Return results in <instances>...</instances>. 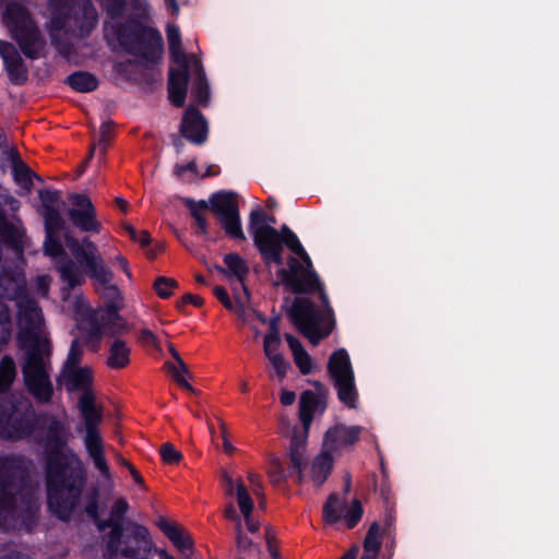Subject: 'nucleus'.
<instances>
[{"label": "nucleus", "mask_w": 559, "mask_h": 559, "mask_svg": "<svg viewBox=\"0 0 559 559\" xmlns=\"http://www.w3.org/2000/svg\"><path fill=\"white\" fill-rule=\"evenodd\" d=\"M46 450L48 507L60 520L69 521L84 484L82 462L59 438L50 440Z\"/></svg>", "instance_id": "obj_1"}, {"label": "nucleus", "mask_w": 559, "mask_h": 559, "mask_svg": "<svg viewBox=\"0 0 559 559\" xmlns=\"http://www.w3.org/2000/svg\"><path fill=\"white\" fill-rule=\"evenodd\" d=\"M38 509L36 489L28 483L26 462L0 459V525L27 523Z\"/></svg>", "instance_id": "obj_2"}, {"label": "nucleus", "mask_w": 559, "mask_h": 559, "mask_svg": "<svg viewBox=\"0 0 559 559\" xmlns=\"http://www.w3.org/2000/svg\"><path fill=\"white\" fill-rule=\"evenodd\" d=\"M123 52L140 60L146 67H155L164 53V38L154 25L151 7L124 19L107 21V28Z\"/></svg>", "instance_id": "obj_3"}, {"label": "nucleus", "mask_w": 559, "mask_h": 559, "mask_svg": "<svg viewBox=\"0 0 559 559\" xmlns=\"http://www.w3.org/2000/svg\"><path fill=\"white\" fill-rule=\"evenodd\" d=\"M183 205L194 219L197 236L206 237L209 235V223L203 212L210 210L229 239L247 240L242 230L240 211L235 192L217 191L212 193L207 201H195L191 198H185Z\"/></svg>", "instance_id": "obj_4"}, {"label": "nucleus", "mask_w": 559, "mask_h": 559, "mask_svg": "<svg viewBox=\"0 0 559 559\" xmlns=\"http://www.w3.org/2000/svg\"><path fill=\"white\" fill-rule=\"evenodd\" d=\"M63 383L69 392H79L78 407L85 423V444L96 466L105 471L103 460V440L98 431L102 421V411L95 406V396L90 390L91 373L88 369L67 367L63 371Z\"/></svg>", "instance_id": "obj_5"}, {"label": "nucleus", "mask_w": 559, "mask_h": 559, "mask_svg": "<svg viewBox=\"0 0 559 559\" xmlns=\"http://www.w3.org/2000/svg\"><path fill=\"white\" fill-rule=\"evenodd\" d=\"M155 548L148 528L138 522L107 534V559H153Z\"/></svg>", "instance_id": "obj_6"}, {"label": "nucleus", "mask_w": 559, "mask_h": 559, "mask_svg": "<svg viewBox=\"0 0 559 559\" xmlns=\"http://www.w3.org/2000/svg\"><path fill=\"white\" fill-rule=\"evenodd\" d=\"M34 412L31 402L22 394L5 395L0 400V436L21 439L32 432Z\"/></svg>", "instance_id": "obj_7"}, {"label": "nucleus", "mask_w": 559, "mask_h": 559, "mask_svg": "<svg viewBox=\"0 0 559 559\" xmlns=\"http://www.w3.org/2000/svg\"><path fill=\"white\" fill-rule=\"evenodd\" d=\"M3 19L23 53L32 59L39 58L45 41L26 9L21 4L11 3L7 7Z\"/></svg>", "instance_id": "obj_8"}, {"label": "nucleus", "mask_w": 559, "mask_h": 559, "mask_svg": "<svg viewBox=\"0 0 559 559\" xmlns=\"http://www.w3.org/2000/svg\"><path fill=\"white\" fill-rule=\"evenodd\" d=\"M16 340L24 350L25 359L29 357H50V340L43 317H17Z\"/></svg>", "instance_id": "obj_9"}, {"label": "nucleus", "mask_w": 559, "mask_h": 559, "mask_svg": "<svg viewBox=\"0 0 559 559\" xmlns=\"http://www.w3.org/2000/svg\"><path fill=\"white\" fill-rule=\"evenodd\" d=\"M130 332L124 317H107V368L121 370L131 362V344L123 338Z\"/></svg>", "instance_id": "obj_10"}, {"label": "nucleus", "mask_w": 559, "mask_h": 559, "mask_svg": "<svg viewBox=\"0 0 559 559\" xmlns=\"http://www.w3.org/2000/svg\"><path fill=\"white\" fill-rule=\"evenodd\" d=\"M26 280L24 273L15 267L0 276V293L2 297L14 302L19 314H35L40 311L37 302L25 292Z\"/></svg>", "instance_id": "obj_11"}, {"label": "nucleus", "mask_w": 559, "mask_h": 559, "mask_svg": "<svg viewBox=\"0 0 559 559\" xmlns=\"http://www.w3.org/2000/svg\"><path fill=\"white\" fill-rule=\"evenodd\" d=\"M49 357H29L24 360L22 372L28 392L40 403L52 396V384L47 372Z\"/></svg>", "instance_id": "obj_12"}, {"label": "nucleus", "mask_w": 559, "mask_h": 559, "mask_svg": "<svg viewBox=\"0 0 559 559\" xmlns=\"http://www.w3.org/2000/svg\"><path fill=\"white\" fill-rule=\"evenodd\" d=\"M262 324H269V331L263 340V352L266 358L270 360L275 373L280 380H283L290 364L286 360L282 354L276 353L281 345L280 323L283 317H257Z\"/></svg>", "instance_id": "obj_13"}, {"label": "nucleus", "mask_w": 559, "mask_h": 559, "mask_svg": "<svg viewBox=\"0 0 559 559\" xmlns=\"http://www.w3.org/2000/svg\"><path fill=\"white\" fill-rule=\"evenodd\" d=\"M253 245L257 247L263 263L266 266L275 264L283 266V247L281 240V234L275 227H265L262 230L255 233Z\"/></svg>", "instance_id": "obj_14"}, {"label": "nucleus", "mask_w": 559, "mask_h": 559, "mask_svg": "<svg viewBox=\"0 0 559 559\" xmlns=\"http://www.w3.org/2000/svg\"><path fill=\"white\" fill-rule=\"evenodd\" d=\"M294 326L312 345H318L328 337L334 326L335 317H289Z\"/></svg>", "instance_id": "obj_15"}, {"label": "nucleus", "mask_w": 559, "mask_h": 559, "mask_svg": "<svg viewBox=\"0 0 559 559\" xmlns=\"http://www.w3.org/2000/svg\"><path fill=\"white\" fill-rule=\"evenodd\" d=\"M309 435V429L302 426V428L294 427L290 444H289V466L288 474L289 477H294L297 484H301L304 480L302 469L306 466L305 460V451L307 445V439Z\"/></svg>", "instance_id": "obj_16"}, {"label": "nucleus", "mask_w": 559, "mask_h": 559, "mask_svg": "<svg viewBox=\"0 0 559 559\" xmlns=\"http://www.w3.org/2000/svg\"><path fill=\"white\" fill-rule=\"evenodd\" d=\"M180 134L194 145L207 141L209 126L203 114L195 107H188L180 123Z\"/></svg>", "instance_id": "obj_17"}, {"label": "nucleus", "mask_w": 559, "mask_h": 559, "mask_svg": "<svg viewBox=\"0 0 559 559\" xmlns=\"http://www.w3.org/2000/svg\"><path fill=\"white\" fill-rule=\"evenodd\" d=\"M73 207L69 211V217L73 225L84 231L99 233L102 223L95 218V211L92 202L82 195L71 197Z\"/></svg>", "instance_id": "obj_18"}, {"label": "nucleus", "mask_w": 559, "mask_h": 559, "mask_svg": "<svg viewBox=\"0 0 559 559\" xmlns=\"http://www.w3.org/2000/svg\"><path fill=\"white\" fill-rule=\"evenodd\" d=\"M66 246L76 257L81 264H84L86 271L93 276H98L102 255L96 246L88 239H84L81 245L70 236H66Z\"/></svg>", "instance_id": "obj_19"}, {"label": "nucleus", "mask_w": 559, "mask_h": 559, "mask_svg": "<svg viewBox=\"0 0 559 559\" xmlns=\"http://www.w3.org/2000/svg\"><path fill=\"white\" fill-rule=\"evenodd\" d=\"M287 265V269L280 266L281 269L277 271V275L282 282L295 294H311L304 273L305 267L300 260L294 255H289Z\"/></svg>", "instance_id": "obj_20"}, {"label": "nucleus", "mask_w": 559, "mask_h": 559, "mask_svg": "<svg viewBox=\"0 0 559 559\" xmlns=\"http://www.w3.org/2000/svg\"><path fill=\"white\" fill-rule=\"evenodd\" d=\"M0 55L10 80L15 84L24 83L27 80V69L16 48L11 43L0 40Z\"/></svg>", "instance_id": "obj_21"}, {"label": "nucleus", "mask_w": 559, "mask_h": 559, "mask_svg": "<svg viewBox=\"0 0 559 559\" xmlns=\"http://www.w3.org/2000/svg\"><path fill=\"white\" fill-rule=\"evenodd\" d=\"M153 67H146L140 60H126L115 66L116 72L130 82L139 85L150 86L155 81L154 74L150 71Z\"/></svg>", "instance_id": "obj_22"}, {"label": "nucleus", "mask_w": 559, "mask_h": 559, "mask_svg": "<svg viewBox=\"0 0 559 559\" xmlns=\"http://www.w3.org/2000/svg\"><path fill=\"white\" fill-rule=\"evenodd\" d=\"M190 69H169L168 75V98L170 103L180 108L186 103Z\"/></svg>", "instance_id": "obj_23"}, {"label": "nucleus", "mask_w": 559, "mask_h": 559, "mask_svg": "<svg viewBox=\"0 0 559 559\" xmlns=\"http://www.w3.org/2000/svg\"><path fill=\"white\" fill-rule=\"evenodd\" d=\"M295 254L299 257V259L301 260L300 262L302 263V265L305 267L304 273L306 275L307 285H309L311 294L318 293V297L322 301V304L325 308L324 314H334V310L330 304V300H329L326 292L324 290L323 284L320 282V278L313 269V264H312V260H311L310 255L307 253L305 248H302V250L296 252Z\"/></svg>", "instance_id": "obj_24"}, {"label": "nucleus", "mask_w": 559, "mask_h": 559, "mask_svg": "<svg viewBox=\"0 0 559 559\" xmlns=\"http://www.w3.org/2000/svg\"><path fill=\"white\" fill-rule=\"evenodd\" d=\"M156 525L182 555L193 552V540L181 526L170 523L164 516L158 518Z\"/></svg>", "instance_id": "obj_25"}, {"label": "nucleus", "mask_w": 559, "mask_h": 559, "mask_svg": "<svg viewBox=\"0 0 559 559\" xmlns=\"http://www.w3.org/2000/svg\"><path fill=\"white\" fill-rule=\"evenodd\" d=\"M73 16L68 17L69 28H79L84 34L88 33L96 24L97 13L88 1H82L72 9Z\"/></svg>", "instance_id": "obj_26"}, {"label": "nucleus", "mask_w": 559, "mask_h": 559, "mask_svg": "<svg viewBox=\"0 0 559 559\" xmlns=\"http://www.w3.org/2000/svg\"><path fill=\"white\" fill-rule=\"evenodd\" d=\"M326 409V402L317 396L313 391L306 390L299 397V420L306 429H310L316 412L322 414Z\"/></svg>", "instance_id": "obj_27"}, {"label": "nucleus", "mask_w": 559, "mask_h": 559, "mask_svg": "<svg viewBox=\"0 0 559 559\" xmlns=\"http://www.w3.org/2000/svg\"><path fill=\"white\" fill-rule=\"evenodd\" d=\"M130 509L127 498L120 496L114 500L107 512V534H116L118 531L126 528L128 523L135 522L128 518Z\"/></svg>", "instance_id": "obj_28"}, {"label": "nucleus", "mask_w": 559, "mask_h": 559, "mask_svg": "<svg viewBox=\"0 0 559 559\" xmlns=\"http://www.w3.org/2000/svg\"><path fill=\"white\" fill-rule=\"evenodd\" d=\"M361 430L362 428L360 426L336 425L326 430L324 443L331 448H335L336 443L343 447L353 445L359 440Z\"/></svg>", "instance_id": "obj_29"}, {"label": "nucleus", "mask_w": 559, "mask_h": 559, "mask_svg": "<svg viewBox=\"0 0 559 559\" xmlns=\"http://www.w3.org/2000/svg\"><path fill=\"white\" fill-rule=\"evenodd\" d=\"M328 372L333 382L355 377L350 357L345 348H337L330 355Z\"/></svg>", "instance_id": "obj_30"}, {"label": "nucleus", "mask_w": 559, "mask_h": 559, "mask_svg": "<svg viewBox=\"0 0 559 559\" xmlns=\"http://www.w3.org/2000/svg\"><path fill=\"white\" fill-rule=\"evenodd\" d=\"M148 7L147 0H107V17L115 22L124 19L128 10L138 13Z\"/></svg>", "instance_id": "obj_31"}, {"label": "nucleus", "mask_w": 559, "mask_h": 559, "mask_svg": "<svg viewBox=\"0 0 559 559\" xmlns=\"http://www.w3.org/2000/svg\"><path fill=\"white\" fill-rule=\"evenodd\" d=\"M193 70L195 78L193 80L191 95L199 105L206 106L210 99V86L202 61L199 58H193Z\"/></svg>", "instance_id": "obj_32"}, {"label": "nucleus", "mask_w": 559, "mask_h": 559, "mask_svg": "<svg viewBox=\"0 0 559 559\" xmlns=\"http://www.w3.org/2000/svg\"><path fill=\"white\" fill-rule=\"evenodd\" d=\"M333 468V457L329 452L318 454L311 464V479L314 486H322L329 478Z\"/></svg>", "instance_id": "obj_33"}, {"label": "nucleus", "mask_w": 559, "mask_h": 559, "mask_svg": "<svg viewBox=\"0 0 559 559\" xmlns=\"http://www.w3.org/2000/svg\"><path fill=\"white\" fill-rule=\"evenodd\" d=\"M341 403L348 408H357L358 391L355 384V377L333 382Z\"/></svg>", "instance_id": "obj_34"}, {"label": "nucleus", "mask_w": 559, "mask_h": 559, "mask_svg": "<svg viewBox=\"0 0 559 559\" xmlns=\"http://www.w3.org/2000/svg\"><path fill=\"white\" fill-rule=\"evenodd\" d=\"M226 270L219 269L222 272L227 273L228 276L235 277L239 282H243L249 274V267L246 261L235 252H230L224 255L223 259Z\"/></svg>", "instance_id": "obj_35"}, {"label": "nucleus", "mask_w": 559, "mask_h": 559, "mask_svg": "<svg viewBox=\"0 0 559 559\" xmlns=\"http://www.w3.org/2000/svg\"><path fill=\"white\" fill-rule=\"evenodd\" d=\"M346 502L341 500L337 493H331L322 508V518L326 524H335L343 519Z\"/></svg>", "instance_id": "obj_36"}, {"label": "nucleus", "mask_w": 559, "mask_h": 559, "mask_svg": "<svg viewBox=\"0 0 559 559\" xmlns=\"http://www.w3.org/2000/svg\"><path fill=\"white\" fill-rule=\"evenodd\" d=\"M320 305L314 304L308 297H296L286 314H324L325 308L319 299Z\"/></svg>", "instance_id": "obj_37"}, {"label": "nucleus", "mask_w": 559, "mask_h": 559, "mask_svg": "<svg viewBox=\"0 0 559 559\" xmlns=\"http://www.w3.org/2000/svg\"><path fill=\"white\" fill-rule=\"evenodd\" d=\"M69 85L81 93H87L98 86L97 79L87 72H76L68 76Z\"/></svg>", "instance_id": "obj_38"}, {"label": "nucleus", "mask_w": 559, "mask_h": 559, "mask_svg": "<svg viewBox=\"0 0 559 559\" xmlns=\"http://www.w3.org/2000/svg\"><path fill=\"white\" fill-rule=\"evenodd\" d=\"M16 377V367L10 356H4L0 360V393L7 392Z\"/></svg>", "instance_id": "obj_39"}, {"label": "nucleus", "mask_w": 559, "mask_h": 559, "mask_svg": "<svg viewBox=\"0 0 559 559\" xmlns=\"http://www.w3.org/2000/svg\"><path fill=\"white\" fill-rule=\"evenodd\" d=\"M110 272L107 270V276ZM109 283V277H107ZM123 296L116 285L107 284V314H119L123 309Z\"/></svg>", "instance_id": "obj_40"}, {"label": "nucleus", "mask_w": 559, "mask_h": 559, "mask_svg": "<svg viewBox=\"0 0 559 559\" xmlns=\"http://www.w3.org/2000/svg\"><path fill=\"white\" fill-rule=\"evenodd\" d=\"M380 524L378 522H372L367 531V534L364 539V550L366 552H380L382 547Z\"/></svg>", "instance_id": "obj_41"}, {"label": "nucleus", "mask_w": 559, "mask_h": 559, "mask_svg": "<svg viewBox=\"0 0 559 559\" xmlns=\"http://www.w3.org/2000/svg\"><path fill=\"white\" fill-rule=\"evenodd\" d=\"M78 329L88 340L99 338L100 336V324L98 317H80L78 320Z\"/></svg>", "instance_id": "obj_42"}, {"label": "nucleus", "mask_w": 559, "mask_h": 559, "mask_svg": "<svg viewBox=\"0 0 559 559\" xmlns=\"http://www.w3.org/2000/svg\"><path fill=\"white\" fill-rule=\"evenodd\" d=\"M45 218L46 234H58L64 227V222L59 214L58 209L43 211Z\"/></svg>", "instance_id": "obj_43"}, {"label": "nucleus", "mask_w": 559, "mask_h": 559, "mask_svg": "<svg viewBox=\"0 0 559 559\" xmlns=\"http://www.w3.org/2000/svg\"><path fill=\"white\" fill-rule=\"evenodd\" d=\"M176 287H178V282L166 276H158L153 284L154 292L163 299L169 298L173 289Z\"/></svg>", "instance_id": "obj_44"}, {"label": "nucleus", "mask_w": 559, "mask_h": 559, "mask_svg": "<svg viewBox=\"0 0 559 559\" xmlns=\"http://www.w3.org/2000/svg\"><path fill=\"white\" fill-rule=\"evenodd\" d=\"M237 502L243 518H248L249 513L253 510V500L250 497L246 486L242 481H239L236 486Z\"/></svg>", "instance_id": "obj_45"}, {"label": "nucleus", "mask_w": 559, "mask_h": 559, "mask_svg": "<svg viewBox=\"0 0 559 559\" xmlns=\"http://www.w3.org/2000/svg\"><path fill=\"white\" fill-rule=\"evenodd\" d=\"M364 514V508L358 499H354L349 509L343 513V519L347 528L352 530L357 526Z\"/></svg>", "instance_id": "obj_46"}, {"label": "nucleus", "mask_w": 559, "mask_h": 559, "mask_svg": "<svg viewBox=\"0 0 559 559\" xmlns=\"http://www.w3.org/2000/svg\"><path fill=\"white\" fill-rule=\"evenodd\" d=\"M267 214H265L261 209H255L250 212L249 215V224L248 230L252 238L258 230H262L265 227H273L272 225L266 223Z\"/></svg>", "instance_id": "obj_47"}, {"label": "nucleus", "mask_w": 559, "mask_h": 559, "mask_svg": "<svg viewBox=\"0 0 559 559\" xmlns=\"http://www.w3.org/2000/svg\"><path fill=\"white\" fill-rule=\"evenodd\" d=\"M107 427H111L112 429V437L117 439V441L122 444L123 437L119 430V416H118V408L117 405L112 402H110L107 399Z\"/></svg>", "instance_id": "obj_48"}, {"label": "nucleus", "mask_w": 559, "mask_h": 559, "mask_svg": "<svg viewBox=\"0 0 559 559\" xmlns=\"http://www.w3.org/2000/svg\"><path fill=\"white\" fill-rule=\"evenodd\" d=\"M159 454L163 462L168 465H177L183 459L182 453L178 451L170 442H165L160 445Z\"/></svg>", "instance_id": "obj_49"}, {"label": "nucleus", "mask_w": 559, "mask_h": 559, "mask_svg": "<svg viewBox=\"0 0 559 559\" xmlns=\"http://www.w3.org/2000/svg\"><path fill=\"white\" fill-rule=\"evenodd\" d=\"M97 497H98L97 492L91 493L86 500L84 510H85V513L87 514V516H90L92 520H94L96 522L99 531H103L105 527V524L103 521H100L98 519V515H97V509H98Z\"/></svg>", "instance_id": "obj_50"}, {"label": "nucleus", "mask_w": 559, "mask_h": 559, "mask_svg": "<svg viewBox=\"0 0 559 559\" xmlns=\"http://www.w3.org/2000/svg\"><path fill=\"white\" fill-rule=\"evenodd\" d=\"M395 511L392 508L386 509L382 521V535L394 539L395 537Z\"/></svg>", "instance_id": "obj_51"}, {"label": "nucleus", "mask_w": 559, "mask_h": 559, "mask_svg": "<svg viewBox=\"0 0 559 559\" xmlns=\"http://www.w3.org/2000/svg\"><path fill=\"white\" fill-rule=\"evenodd\" d=\"M171 60L178 66L179 69H190V62L193 64L194 56L189 57L182 48V45L174 48V51H169Z\"/></svg>", "instance_id": "obj_52"}, {"label": "nucleus", "mask_w": 559, "mask_h": 559, "mask_svg": "<svg viewBox=\"0 0 559 559\" xmlns=\"http://www.w3.org/2000/svg\"><path fill=\"white\" fill-rule=\"evenodd\" d=\"M287 476H289V474H286L281 461L277 457H275L272 461V468L269 472L271 483L274 485H280L286 480Z\"/></svg>", "instance_id": "obj_53"}, {"label": "nucleus", "mask_w": 559, "mask_h": 559, "mask_svg": "<svg viewBox=\"0 0 559 559\" xmlns=\"http://www.w3.org/2000/svg\"><path fill=\"white\" fill-rule=\"evenodd\" d=\"M294 361L301 374L306 376L312 371V359L306 349L294 355Z\"/></svg>", "instance_id": "obj_54"}, {"label": "nucleus", "mask_w": 559, "mask_h": 559, "mask_svg": "<svg viewBox=\"0 0 559 559\" xmlns=\"http://www.w3.org/2000/svg\"><path fill=\"white\" fill-rule=\"evenodd\" d=\"M45 252L50 257H58L62 253V245L58 239V234H47Z\"/></svg>", "instance_id": "obj_55"}, {"label": "nucleus", "mask_w": 559, "mask_h": 559, "mask_svg": "<svg viewBox=\"0 0 559 559\" xmlns=\"http://www.w3.org/2000/svg\"><path fill=\"white\" fill-rule=\"evenodd\" d=\"M39 199L43 204V211L56 210L57 203L60 199V195L57 191L43 190L39 191Z\"/></svg>", "instance_id": "obj_56"}, {"label": "nucleus", "mask_w": 559, "mask_h": 559, "mask_svg": "<svg viewBox=\"0 0 559 559\" xmlns=\"http://www.w3.org/2000/svg\"><path fill=\"white\" fill-rule=\"evenodd\" d=\"M165 366L171 373L173 379L177 384H179L181 388H183L185 390H187L189 392H192V393L195 392L194 388L186 380V378H185L186 374H181L180 371L177 369V367L173 362L167 361L165 364Z\"/></svg>", "instance_id": "obj_57"}, {"label": "nucleus", "mask_w": 559, "mask_h": 559, "mask_svg": "<svg viewBox=\"0 0 559 559\" xmlns=\"http://www.w3.org/2000/svg\"><path fill=\"white\" fill-rule=\"evenodd\" d=\"M166 35L169 51H174L175 47L182 45L181 33L177 25L168 24L166 28Z\"/></svg>", "instance_id": "obj_58"}, {"label": "nucleus", "mask_w": 559, "mask_h": 559, "mask_svg": "<svg viewBox=\"0 0 559 559\" xmlns=\"http://www.w3.org/2000/svg\"><path fill=\"white\" fill-rule=\"evenodd\" d=\"M59 271L61 273L62 278L66 280L70 285H74V284L79 283L80 275L74 270L72 263H67V264L61 265L59 267Z\"/></svg>", "instance_id": "obj_59"}, {"label": "nucleus", "mask_w": 559, "mask_h": 559, "mask_svg": "<svg viewBox=\"0 0 559 559\" xmlns=\"http://www.w3.org/2000/svg\"><path fill=\"white\" fill-rule=\"evenodd\" d=\"M188 304H191L198 308H201L204 304V299L198 295L186 294L181 297L180 300L177 301V309L179 311H182V307Z\"/></svg>", "instance_id": "obj_60"}, {"label": "nucleus", "mask_w": 559, "mask_h": 559, "mask_svg": "<svg viewBox=\"0 0 559 559\" xmlns=\"http://www.w3.org/2000/svg\"><path fill=\"white\" fill-rule=\"evenodd\" d=\"M282 247L286 246L294 254L300 250H302L304 246L301 245L297 235L293 231L287 235L285 238H281Z\"/></svg>", "instance_id": "obj_61"}, {"label": "nucleus", "mask_w": 559, "mask_h": 559, "mask_svg": "<svg viewBox=\"0 0 559 559\" xmlns=\"http://www.w3.org/2000/svg\"><path fill=\"white\" fill-rule=\"evenodd\" d=\"M214 295L225 306L226 309H233V301L226 288L223 286H215Z\"/></svg>", "instance_id": "obj_62"}, {"label": "nucleus", "mask_w": 559, "mask_h": 559, "mask_svg": "<svg viewBox=\"0 0 559 559\" xmlns=\"http://www.w3.org/2000/svg\"><path fill=\"white\" fill-rule=\"evenodd\" d=\"M139 342L143 346H156L157 345V338H156L155 334L148 329L141 330L140 335H139Z\"/></svg>", "instance_id": "obj_63"}, {"label": "nucleus", "mask_w": 559, "mask_h": 559, "mask_svg": "<svg viewBox=\"0 0 559 559\" xmlns=\"http://www.w3.org/2000/svg\"><path fill=\"white\" fill-rule=\"evenodd\" d=\"M284 337L288 344L289 349L292 350L293 356L305 350L301 342L293 334L286 333Z\"/></svg>", "instance_id": "obj_64"}]
</instances>
